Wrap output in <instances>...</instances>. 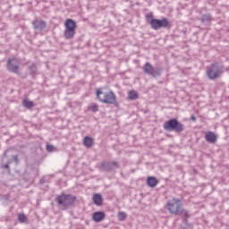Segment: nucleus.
Masks as SVG:
<instances>
[{
  "mask_svg": "<svg viewBox=\"0 0 229 229\" xmlns=\"http://www.w3.org/2000/svg\"><path fill=\"white\" fill-rule=\"evenodd\" d=\"M96 96L100 101L106 105H115L117 103V96L112 90H106L105 89H97Z\"/></svg>",
  "mask_w": 229,
  "mask_h": 229,
  "instance_id": "nucleus-1",
  "label": "nucleus"
},
{
  "mask_svg": "<svg viewBox=\"0 0 229 229\" xmlns=\"http://www.w3.org/2000/svg\"><path fill=\"white\" fill-rule=\"evenodd\" d=\"M56 202L59 207H63V210H65L67 207H71L76 203V196L71 194L62 193L56 197Z\"/></svg>",
  "mask_w": 229,
  "mask_h": 229,
  "instance_id": "nucleus-2",
  "label": "nucleus"
},
{
  "mask_svg": "<svg viewBox=\"0 0 229 229\" xmlns=\"http://www.w3.org/2000/svg\"><path fill=\"white\" fill-rule=\"evenodd\" d=\"M76 28H78V25L76 24V21L72 19H66L64 22V38L66 40H71L74 38L76 36Z\"/></svg>",
  "mask_w": 229,
  "mask_h": 229,
  "instance_id": "nucleus-3",
  "label": "nucleus"
},
{
  "mask_svg": "<svg viewBox=\"0 0 229 229\" xmlns=\"http://www.w3.org/2000/svg\"><path fill=\"white\" fill-rule=\"evenodd\" d=\"M182 207L183 203H182V200L178 198H174L166 203V208L173 216H180Z\"/></svg>",
  "mask_w": 229,
  "mask_h": 229,
  "instance_id": "nucleus-4",
  "label": "nucleus"
},
{
  "mask_svg": "<svg viewBox=\"0 0 229 229\" xmlns=\"http://www.w3.org/2000/svg\"><path fill=\"white\" fill-rule=\"evenodd\" d=\"M163 128L165 131H176V133H182L184 130L183 124L174 118L166 121Z\"/></svg>",
  "mask_w": 229,
  "mask_h": 229,
  "instance_id": "nucleus-5",
  "label": "nucleus"
},
{
  "mask_svg": "<svg viewBox=\"0 0 229 229\" xmlns=\"http://www.w3.org/2000/svg\"><path fill=\"white\" fill-rule=\"evenodd\" d=\"M223 74V71L219 68L217 64H212L207 70V76L208 80H217Z\"/></svg>",
  "mask_w": 229,
  "mask_h": 229,
  "instance_id": "nucleus-6",
  "label": "nucleus"
},
{
  "mask_svg": "<svg viewBox=\"0 0 229 229\" xmlns=\"http://www.w3.org/2000/svg\"><path fill=\"white\" fill-rule=\"evenodd\" d=\"M149 24L152 30H160L162 28H169L171 26V22L167 18H162L161 20L152 19L149 21Z\"/></svg>",
  "mask_w": 229,
  "mask_h": 229,
  "instance_id": "nucleus-7",
  "label": "nucleus"
},
{
  "mask_svg": "<svg viewBox=\"0 0 229 229\" xmlns=\"http://www.w3.org/2000/svg\"><path fill=\"white\" fill-rule=\"evenodd\" d=\"M7 69L14 74H19V62L16 58L9 59L7 63Z\"/></svg>",
  "mask_w": 229,
  "mask_h": 229,
  "instance_id": "nucleus-8",
  "label": "nucleus"
},
{
  "mask_svg": "<svg viewBox=\"0 0 229 229\" xmlns=\"http://www.w3.org/2000/svg\"><path fill=\"white\" fill-rule=\"evenodd\" d=\"M105 217H106V215L103 211H97L92 215V219L95 223H101Z\"/></svg>",
  "mask_w": 229,
  "mask_h": 229,
  "instance_id": "nucleus-9",
  "label": "nucleus"
},
{
  "mask_svg": "<svg viewBox=\"0 0 229 229\" xmlns=\"http://www.w3.org/2000/svg\"><path fill=\"white\" fill-rule=\"evenodd\" d=\"M205 139H206L207 142H209V144H214L217 140V136H216V133H214L212 131H208L205 134Z\"/></svg>",
  "mask_w": 229,
  "mask_h": 229,
  "instance_id": "nucleus-10",
  "label": "nucleus"
},
{
  "mask_svg": "<svg viewBox=\"0 0 229 229\" xmlns=\"http://www.w3.org/2000/svg\"><path fill=\"white\" fill-rule=\"evenodd\" d=\"M143 71L146 74H149L150 76H155V68L149 63H146L143 66Z\"/></svg>",
  "mask_w": 229,
  "mask_h": 229,
  "instance_id": "nucleus-11",
  "label": "nucleus"
},
{
  "mask_svg": "<svg viewBox=\"0 0 229 229\" xmlns=\"http://www.w3.org/2000/svg\"><path fill=\"white\" fill-rule=\"evenodd\" d=\"M32 26L34 30H39L42 31V30H46V22L44 21H35L32 22Z\"/></svg>",
  "mask_w": 229,
  "mask_h": 229,
  "instance_id": "nucleus-12",
  "label": "nucleus"
},
{
  "mask_svg": "<svg viewBox=\"0 0 229 229\" xmlns=\"http://www.w3.org/2000/svg\"><path fill=\"white\" fill-rule=\"evenodd\" d=\"M92 200L97 207H101V205H103V196L99 193L93 194Z\"/></svg>",
  "mask_w": 229,
  "mask_h": 229,
  "instance_id": "nucleus-13",
  "label": "nucleus"
},
{
  "mask_svg": "<svg viewBox=\"0 0 229 229\" xmlns=\"http://www.w3.org/2000/svg\"><path fill=\"white\" fill-rule=\"evenodd\" d=\"M147 185L151 187L152 189L158 185V179L153 176H149L147 178Z\"/></svg>",
  "mask_w": 229,
  "mask_h": 229,
  "instance_id": "nucleus-14",
  "label": "nucleus"
},
{
  "mask_svg": "<svg viewBox=\"0 0 229 229\" xmlns=\"http://www.w3.org/2000/svg\"><path fill=\"white\" fill-rule=\"evenodd\" d=\"M83 144L86 148H92L94 146V139L86 136L83 140Z\"/></svg>",
  "mask_w": 229,
  "mask_h": 229,
  "instance_id": "nucleus-15",
  "label": "nucleus"
},
{
  "mask_svg": "<svg viewBox=\"0 0 229 229\" xmlns=\"http://www.w3.org/2000/svg\"><path fill=\"white\" fill-rule=\"evenodd\" d=\"M128 99H130L131 101H135V99H139V93L136 90L129 91Z\"/></svg>",
  "mask_w": 229,
  "mask_h": 229,
  "instance_id": "nucleus-16",
  "label": "nucleus"
},
{
  "mask_svg": "<svg viewBox=\"0 0 229 229\" xmlns=\"http://www.w3.org/2000/svg\"><path fill=\"white\" fill-rule=\"evenodd\" d=\"M22 103L25 108H33L35 106V104L28 99H24Z\"/></svg>",
  "mask_w": 229,
  "mask_h": 229,
  "instance_id": "nucleus-17",
  "label": "nucleus"
},
{
  "mask_svg": "<svg viewBox=\"0 0 229 229\" xmlns=\"http://www.w3.org/2000/svg\"><path fill=\"white\" fill-rule=\"evenodd\" d=\"M18 220L20 223H28V216L24 214H19L18 215Z\"/></svg>",
  "mask_w": 229,
  "mask_h": 229,
  "instance_id": "nucleus-18",
  "label": "nucleus"
},
{
  "mask_svg": "<svg viewBox=\"0 0 229 229\" xmlns=\"http://www.w3.org/2000/svg\"><path fill=\"white\" fill-rule=\"evenodd\" d=\"M126 217H127L126 212L120 211V212L118 213V220H119V221H125V220H126Z\"/></svg>",
  "mask_w": 229,
  "mask_h": 229,
  "instance_id": "nucleus-19",
  "label": "nucleus"
},
{
  "mask_svg": "<svg viewBox=\"0 0 229 229\" xmlns=\"http://www.w3.org/2000/svg\"><path fill=\"white\" fill-rule=\"evenodd\" d=\"M89 110H91V112H98V110H99V106H98V104H93L90 107Z\"/></svg>",
  "mask_w": 229,
  "mask_h": 229,
  "instance_id": "nucleus-20",
  "label": "nucleus"
},
{
  "mask_svg": "<svg viewBox=\"0 0 229 229\" xmlns=\"http://www.w3.org/2000/svg\"><path fill=\"white\" fill-rule=\"evenodd\" d=\"M47 151H49V153L55 151V147L51 144H47Z\"/></svg>",
  "mask_w": 229,
  "mask_h": 229,
  "instance_id": "nucleus-21",
  "label": "nucleus"
},
{
  "mask_svg": "<svg viewBox=\"0 0 229 229\" xmlns=\"http://www.w3.org/2000/svg\"><path fill=\"white\" fill-rule=\"evenodd\" d=\"M180 214H182V216H184V217H189V213L185 210H181Z\"/></svg>",
  "mask_w": 229,
  "mask_h": 229,
  "instance_id": "nucleus-22",
  "label": "nucleus"
},
{
  "mask_svg": "<svg viewBox=\"0 0 229 229\" xmlns=\"http://www.w3.org/2000/svg\"><path fill=\"white\" fill-rule=\"evenodd\" d=\"M191 121L195 122V121H196V116L191 115Z\"/></svg>",
  "mask_w": 229,
  "mask_h": 229,
  "instance_id": "nucleus-23",
  "label": "nucleus"
},
{
  "mask_svg": "<svg viewBox=\"0 0 229 229\" xmlns=\"http://www.w3.org/2000/svg\"><path fill=\"white\" fill-rule=\"evenodd\" d=\"M4 167H5V169H9L10 165H5Z\"/></svg>",
  "mask_w": 229,
  "mask_h": 229,
  "instance_id": "nucleus-24",
  "label": "nucleus"
}]
</instances>
